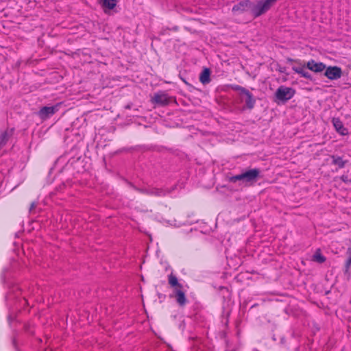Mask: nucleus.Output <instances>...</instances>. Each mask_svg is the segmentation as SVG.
<instances>
[{
    "instance_id": "obj_1",
    "label": "nucleus",
    "mask_w": 351,
    "mask_h": 351,
    "mask_svg": "<svg viewBox=\"0 0 351 351\" xmlns=\"http://www.w3.org/2000/svg\"><path fill=\"white\" fill-rule=\"evenodd\" d=\"M261 171L259 169H251L242 172L240 174L229 178V181L235 183L241 181L243 183L252 184L255 183L260 177Z\"/></svg>"
},
{
    "instance_id": "obj_2",
    "label": "nucleus",
    "mask_w": 351,
    "mask_h": 351,
    "mask_svg": "<svg viewBox=\"0 0 351 351\" xmlns=\"http://www.w3.org/2000/svg\"><path fill=\"white\" fill-rule=\"evenodd\" d=\"M295 94V90L291 87L280 86L274 93V101L277 104H285Z\"/></svg>"
},
{
    "instance_id": "obj_3",
    "label": "nucleus",
    "mask_w": 351,
    "mask_h": 351,
    "mask_svg": "<svg viewBox=\"0 0 351 351\" xmlns=\"http://www.w3.org/2000/svg\"><path fill=\"white\" fill-rule=\"evenodd\" d=\"M277 0H261L256 5L252 3L250 11L254 18H257L267 12Z\"/></svg>"
},
{
    "instance_id": "obj_4",
    "label": "nucleus",
    "mask_w": 351,
    "mask_h": 351,
    "mask_svg": "<svg viewBox=\"0 0 351 351\" xmlns=\"http://www.w3.org/2000/svg\"><path fill=\"white\" fill-rule=\"evenodd\" d=\"M232 88L234 90L239 91L241 99L245 101L247 109L251 110L254 107L256 99L252 93L239 85H234Z\"/></svg>"
},
{
    "instance_id": "obj_5",
    "label": "nucleus",
    "mask_w": 351,
    "mask_h": 351,
    "mask_svg": "<svg viewBox=\"0 0 351 351\" xmlns=\"http://www.w3.org/2000/svg\"><path fill=\"white\" fill-rule=\"evenodd\" d=\"M130 186L132 187L135 191L145 194L147 195H154L156 197H163L167 194L169 193L170 191H167L163 189H158V188H138L133 185L132 183H129Z\"/></svg>"
},
{
    "instance_id": "obj_6",
    "label": "nucleus",
    "mask_w": 351,
    "mask_h": 351,
    "mask_svg": "<svg viewBox=\"0 0 351 351\" xmlns=\"http://www.w3.org/2000/svg\"><path fill=\"white\" fill-rule=\"evenodd\" d=\"M342 70L337 66H326L324 75L330 80H337L341 77Z\"/></svg>"
},
{
    "instance_id": "obj_7",
    "label": "nucleus",
    "mask_w": 351,
    "mask_h": 351,
    "mask_svg": "<svg viewBox=\"0 0 351 351\" xmlns=\"http://www.w3.org/2000/svg\"><path fill=\"white\" fill-rule=\"evenodd\" d=\"M60 104H57L52 106L42 107L38 112L39 117L43 120H46L53 116L58 111Z\"/></svg>"
},
{
    "instance_id": "obj_8",
    "label": "nucleus",
    "mask_w": 351,
    "mask_h": 351,
    "mask_svg": "<svg viewBox=\"0 0 351 351\" xmlns=\"http://www.w3.org/2000/svg\"><path fill=\"white\" fill-rule=\"evenodd\" d=\"M251 7L252 2L250 0H244L234 5L232 10L234 14H241L250 10Z\"/></svg>"
},
{
    "instance_id": "obj_9",
    "label": "nucleus",
    "mask_w": 351,
    "mask_h": 351,
    "mask_svg": "<svg viewBox=\"0 0 351 351\" xmlns=\"http://www.w3.org/2000/svg\"><path fill=\"white\" fill-rule=\"evenodd\" d=\"M326 66V65L324 63L321 62H317L314 60H311L306 64V67L315 73H321L324 71Z\"/></svg>"
},
{
    "instance_id": "obj_10",
    "label": "nucleus",
    "mask_w": 351,
    "mask_h": 351,
    "mask_svg": "<svg viewBox=\"0 0 351 351\" xmlns=\"http://www.w3.org/2000/svg\"><path fill=\"white\" fill-rule=\"evenodd\" d=\"M152 101L160 106H166L169 103V99L167 94L160 92L154 94Z\"/></svg>"
},
{
    "instance_id": "obj_11",
    "label": "nucleus",
    "mask_w": 351,
    "mask_h": 351,
    "mask_svg": "<svg viewBox=\"0 0 351 351\" xmlns=\"http://www.w3.org/2000/svg\"><path fill=\"white\" fill-rule=\"evenodd\" d=\"M332 123L336 131L339 134L342 136H346L348 134V129L344 127L342 121L340 120L339 118H333L332 120Z\"/></svg>"
},
{
    "instance_id": "obj_12",
    "label": "nucleus",
    "mask_w": 351,
    "mask_h": 351,
    "mask_svg": "<svg viewBox=\"0 0 351 351\" xmlns=\"http://www.w3.org/2000/svg\"><path fill=\"white\" fill-rule=\"evenodd\" d=\"M14 132V128H8L0 136V147H3L7 144Z\"/></svg>"
},
{
    "instance_id": "obj_13",
    "label": "nucleus",
    "mask_w": 351,
    "mask_h": 351,
    "mask_svg": "<svg viewBox=\"0 0 351 351\" xmlns=\"http://www.w3.org/2000/svg\"><path fill=\"white\" fill-rule=\"evenodd\" d=\"M305 68H306V64L302 66H293L292 69L295 73L300 75L301 77H303L310 81H313V77L312 75L306 71Z\"/></svg>"
},
{
    "instance_id": "obj_14",
    "label": "nucleus",
    "mask_w": 351,
    "mask_h": 351,
    "mask_svg": "<svg viewBox=\"0 0 351 351\" xmlns=\"http://www.w3.org/2000/svg\"><path fill=\"white\" fill-rule=\"evenodd\" d=\"M173 292L178 304L180 306H184L186 303V298L182 288L175 289Z\"/></svg>"
},
{
    "instance_id": "obj_15",
    "label": "nucleus",
    "mask_w": 351,
    "mask_h": 351,
    "mask_svg": "<svg viewBox=\"0 0 351 351\" xmlns=\"http://www.w3.org/2000/svg\"><path fill=\"white\" fill-rule=\"evenodd\" d=\"M330 158H332L331 164L337 165L339 169L343 168L348 162V160H343L342 157L337 155H331Z\"/></svg>"
},
{
    "instance_id": "obj_16",
    "label": "nucleus",
    "mask_w": 351,
    "mask_h": 351,
    "mask_svg": "<svg viewBox=\"0 0 351 351\" xmlns=\"http://www.w3.org/2000/svg\"><path fill=\"white\" fill-rule=\"evenodd\" d=\"M210 69H208V68H205L202 71V72L200 73L199 81L203 84H208L210 82Z\"/></svg>"
},
{
    "instance_id": "obj_17",
    "label": "nucleus",
    "mask_w": 351,
    "mask_h": 351,
    "mask_svg": "<svg viewBox=\"0 0 351 351\" xmlns=\"http://www.w3.org/2000/svg\"><path fill=\"white\" fill-rule=\"evenodd\" d=\"M101 6L104 9L112 10L117 5V0H99Z\"/></svg>"
},
{
    "instance_id": "obj_18",
    "label": "nucleus",
    "mask_w": 351,
    "mask_h": 351,
    "mask_svg": "<svg viewBox=\"0 0 351 351\" xmlns=\"http://www.w3.org/2000/svg\"><path fill=\"white\" fill-rule=\"evenodd\" d=\"M168 280L169 284L175 289L182 288V285L178 282L177 277L172 274L169 276Z\"/></svg>"
},
{
    "instance_id": "obj_19",
    "label": "nucleus",
    "mask_w": 351,
    "mask_h": 351,
    "mask_svg": "<svg viewBox=\"0 0 351 351\" xmlns=\"http://www.w3.org/2000/svg\"><path fill=\"white\" fill-rule=\"evenodd\" d=\"M313 260L319 263H323L326 261V258L322 254L321 250L317 249L313 256Z\"/></svg>"
},
{
    "instance_id": "obj_20",
    "label": "nucleus",
    "mask_w": 351,
    "mask_h": 351,
    "mask_svg": "<svg viewBox=\"0 0 351 351\" xmlns=\"http://www.w3.org/2000/svg\"><path fill=\"white\" fill-rule=\"evenodd\" d=\"M348 258L345 263V271L348 272L351 266V247L347 250Z\"/></svg>"
},
{
    "instance_id": "obj_21",
    "label": "nucleus",
    "mask_w": 351,
    "mask_h": 351,
    "mask_svg": "<svg viewBox=\"0 0 351 351\" xmlns=\"http://www.w3.org/2000/svg\"><path fill=\"white\" fill-rule=\"evenodd\" d=\"M340 179L344 183H349L351 182V180L349 178L348 176H347V175H342L340 177Z\"/></svg>"
},
{
    "instance_id": "obj_22",
    "label": "nucleus",
    "mask_w": 351,
    "mask_h": 351,
    "mask_svg": "<svg viewBox=\"0 0 351 351\" xmlns=\"http://www.w3.org/2000/svg\"><path fill=\"white\" fill-rule=\"evenodd\" d=\"M36 204L35 202H32L31 204L30 208H29V212H32L33 210L36 208Z\"/></svg>"
},
{
    "instance_id": "obj_23",
    "label": "nucleus",
    "mask_w": 351,
    "mask_h": 351,
    "mask_svg": "<svg viewBox=\"0 0 351 351\" xmlns=\"http://www.w3.org/2000/svg\"><path fill=\"white\" fill-rule=\"evenodd\" d=\"M125 108H128V109H130L131 106H130V105H127Z\"/></svg>"
},
{
    "instance_id": "obj_24",
    "label": "nucleus",
    "mask_w": 351,
    "mask_h": 351,
    "mask_svg": "<svg viewBox=\"0 0 351 351\" xmlns=\"http://www.w3.org/2000/svg\"><path fill=\"white\" fill-rule=\"evenodd\" d=\"M60 228H64V225H62V226H60Z\"/></svg>"
}]
</instances>
